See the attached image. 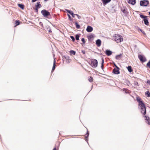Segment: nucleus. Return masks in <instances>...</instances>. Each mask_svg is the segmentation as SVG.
Wrapping results in <instances>:
<instances>
[{"label":"nucleus","mask_w":150,"mask_h":150,"mask_svg":"<svg viewBox=\"0 0 150 150\" xmlns=\"http://www.w3.org/2000/svg\"><path fill=\"white\" fill-rule=\"evenodd\" d=\"M137 101L139 103V105L141 109V112L144 115H145L146 113V108L145 104L141 100L140 98H137Z\"/></svg>","instance_id":"nucleus-1"},{"label":"nucleus","mask_w":150,"mask_h":150,"mask_svg":"<svg viewBox=\"0 0 150 150\" xmlns=\"http://www.w3.org/2000/svg\"><path fill=\"white\" fill-rule=\"evenodd\" d=\"M114 37L115 40L117 43L121 42L123 40L122 37L119 35L115 34Z\"/></svg>","instance_id":"nucleus-2"},{"label":"nucleus","mask_w":150,"mask_h":150,"mask_svg":"<svg viewBox=\"0 0 150 150\" xmlns=\"http://www.w3.org/2000/svg\"><path fill=\"white\" fill-rule=\"evenodd\" d=\"M98 64L97 60L93 59L91 60L90 64L92 67L95 68L97 67Z\"/></svg>","instance_id":"nucleus-3"},{"label":"nucleus","mask_w":150,"mask_h":150,"mask_svg":"<svg viewBox=\"0 0 150 150\" xmlns=\"http://www.w3.org/2000/svg\"><path fill=\"white\" fill-rule=\"evenodd\" d=\"M149 3V2L147 0L141 1H140V4L141 6H146Z\"/></svg>","instance_id":"nucleus-4"},{"label":"nucleus","mask_w":150,"mask_h":150,"mask_svg":"<svg viewBox=\"0 0 150 150\" xmlns=\"http://www.w3.org/2000/svg\"><path fill=\"white\" fill-rule=\"evenodd\" d=\"M42 14L45 17H47L50 15V13L45 10H42L41 11Z\"/></svg>","instance_id":"nucleus-5"},{"label":"nucleus","mask_w":150,"mask_h":150,"mask_svg":"<svg viewBox=\"0 0 150 150\" xmlns=\"http://www.w3.org/2000/svg\"><path fill=\"white\" fill-rule=\"evenodd\" d=\"M86 30L88 32H91L93 31V28L92 27L90 26H88L87 27Z\"/></svg>","instance_id":"nucleus-6"},{"label":"nucleus","mask_w":150,"mask_h":150,"mask_svg":"<svg viewBox=\"0 0 150 150\" xmlns=\"http://www.w3.org/2000/svg\"><path fill=\"white\" fill-rule=\"evenodd\" d=\"M101 41L100 39H98L96 41V44L98 47H100L101 45Z\"/></svg>","instance_id":"nucleus-7"},{"label":"nucleus","mask_w":150,"mask_h":150,"mask_svg":"<svg viewBox=\"0 0 150 150\" xmlns=\"http://www.w3.org/2000/svg\"><path fill=\"white\" fill-rule=\"evenodd\" d=\"M119 69L114 68L113 70V72L115 74H118L120 73V71L118 70Z\"/></svg>","instance_id":"nucleus-8"},{"label":"nucleus","mask_w":150,"mask_h":150,"mask_svg":"<svg viewBox=\"0 0 150 150\" xmlns=\"http://www.w3.org/2000/svg\"><path fill=\"white\" fill-rule=\"evenodd\" d=\"M128 3L132 5H134L135 4L136 1L135 0H129Z\"/></svg>","instance_id":"nucleus-9"},{"label":"nucleus","mask_w":150,"mask_h":150,"mask_svg":"<svg viewBox=\"0 0 150 150\" xmlns=\"http://www.w3.org/2000/svg\"><path fill=\"white\" fill-rule=\"evenodd\" d=\"M145 120L147 121H146V122H147V123L150 125V119H149V117L146 116H145Z\"/></svg>","instance_id":"nucleus-10"},{"label":"nucleus","mask_w":150,"mask_h":150,"mask_svg":"<svg viewBox=\"0 0 150 150\" xmlns=\"http://www.w3.org/2000/svg\"><path fill=\"white\" fill-rule=\"evenodd\" d=\"M105 53L108 56H110L112 54V52L110 50H106Z\"/></svg>","instance_id":"nucleus-11"},{"label":"nucleus","mask_w":150,"mask_h":150,"mask_svg":"<svg viewBox=\"0 0 150 150\" xmlns=\"http://www.w3.org/2000/svg\"><path fill=\"white\" fill-rule=\"evenodd\" d=\"M111 0H102V1L104 5L106 4L111 1Z\"/></svg>","instance_id":"nucleus-12"},{"label":"nucleus","mask_w":150,"mask_h":150,"mask_svg":"<svg viewBox=\"0 0 150 150\" xmlns=\"http://www.w3.org/2000/svg\"><path fill=\"white\" fill-rule=\"evenodd\" d=\"M36 8H40L41 7V5L40 4V2H38L37 3V5L35 6Z\"/></svg>","instance_id":"nucleus-13"},{"label":"nucleus","mask_w":150,"mask_h":150,"mask_svg":"<svg viewBox=\"0 0 150 150\" xmlns=\"http://www.w3.org/2000/svg\"><path fill=\"white\" fill-rule=\"evenodd\" d=\"M138 57L141 61L143 62L145 61L143 59V57L142 55H138Z\"/></svg>","instance_id":"nucleus-14"},{"label":"nucleus","mask_w":150,"mask_h":150,"mask_svg":"<svg viewBox=\"0 0 150 150\" xmlns=\"http://www.w3.org/2000/svg\"><path fill=\"white\" fill-rule=\"evenodd\" d=\"M144 21V24L147 25H149V22L148 20L146 19H144L143 20Z\"/></svg>","instance_id":"nucleus-15"},{"label":"nucleus","mask_w":150,"mask_h":150,"mask_svg":"<svg viewBox=\"0 0 150 150\" xmlns=\"http://www.w3.org/2000/svg\"><path fill=\"white\" fill-rule=\"evenodd\" d=\"M55 66H56L55 61V59H54V61L53 66V67H52V71H54V70L55 67Z\"/></svg>","instance_id":"nucleus-16"},{"label":"nucleus","mask_w":150,"mask_h":150,"mask_svg":"<svg viewBox=\"0 0 150 150\" xmlns=\"http://www.w3.org/2000/svg\"><path fill=\"white\" fill-rule=\"evenodd\" d=\"M18 7H20L22 9H23L24 8V6L22 4H18Z\"/></svg>","instance_id":"nucleus-17"},{"label":"nucleus","mask_w":150,"mask_h":150,"mask_svg":"<svg viewBox=\"0 0 150 150\" xmlns=\"http://www.w3.org/2000/svg\"><path fill=\"white\" fill-rule=\"evenodd\" d=\"M121 56V54H120L119 55L116 56L115 58L117 59H119L120 58Z\"/></svg>","instance_id":"nucleus-18"},{"label":"nucleus","mask_w":150,"mask_h":150,"mask_svg":"<svg viewBox=\"0 0 150 150\" xmlns=\"http://www.w3.org/2000/svg\"><path fill=\"white\" fill-rule=\"evenodd\" d=\"M127 69L129 72H131L132 71V67L131 66H129L127 67Z\"/></svg>","instance_id":"nucleus-19"},{"label":"nucleus","mask_w":150,"mask_h":150,"mask_svg":"<svg viewBox=\"0 0 150 150\" xmlns=\"http://www.w3.org/2000/svg\"><path fill=\"white\" fill-rule=\"evenodd\" d=\"M75 25L76 28L79 29L80 28V25L78 24L77 22H76L75 23Z\"/></svg>","instance_id":"nucleus-20"},{"label":"nucleus","mask_w":150,"mask_h":150,"mask_svg":"<svg viewBox=\"0 0 150 150\" xmlns=\"http://www.w3.org/2000/svg\"><path fill=\"white\" fill-rule=\"evenodd\" d=\"M69 52L71 54H73L74 55L75 54L76 52L74 50H70Z\"/></svg>","instance_id":"nucleus-21"},{"label":"nucleus","mask_w":150,"mask_h":150,"mask_svg":"<svg viewBox=\"0 0 150 150\" xmlns=\"http://www.w3.org/2000/svg\"><path fill=\"white\" fill-rule=\"evenodd\" d=\"M140 17L142 18H144V19L147 18V16H144L142 15H140Z\"/></svg>","instance_id":"nucleus-22"},{"label":"nucleus","mask_w":150,"mask_h":150,"mask_svg":"<svg viewBox=\"0 0 150 150\" xmlns=\"http://www.w3.org/2000/svg\"><path fill=\"white\" fill-rule=\"evenodd\" d=\"M146 95H147V96L148 97H150V93L149 92V91H147L145 93Z\"/></svg>","instance_id":"nucleus-23"},{"label":"nucleus","mask_w":150,"mask_h":150,"mask_svg":"<svg viewBox=\"0 0 150 150\" xmlns=\"http://www.w3.org/2000/svg\"><path fill=\"white\" fill-rule=\"evenodd\" d=\"M66 11L68 13H69L71 15H72L73 14V13L72 11L68 10H66Z\"/></svg>","instance_id":"nucleus-24"},{"label":"nucleus","mask_w":150,"mask_h":150,"mask_svg":"<svg viewBox=\"0 0 150 150\" xmlns=\"http://www.w3.org/2000/svg\"><path fill=\"white\" fill-rule=\"evenodd\" d=\"M79 36L78 35H76L75 36L76 39V40H79Z\"/></svg>","instance_id":"nucleus-25"},{"label":"nucleus","mask_w":150,"mask_h":150,"mask_svg":"<svg viewBox=\"0 0 150 150\" xmlns=\"http://www.w3.org/2000/svg\"><path fill=\"white\" fill-rule=\"evenodd\" d=\"M102 65H101V68L102 69H103V63L104 62V59L103 58L102 59Z\"/></svg>","instance_id":"nucleus-26"},{"label":"nucleus","mask_w":150,"mask_h":150,"mask_svg":"<svg viewBox=\"0 0 150 150\" xmlns=\"http://www.w3.org/2000/svg\"><path fill=\"white\" fill-rule=\"evenodd\" d=\"M20 24V23L19 21H16V25H19Z\"/></svg>","instance_id":"nucleus-27"},{"label":"nucleus","mask_w":150,"mask_h":150,"mask_svg":"<svg viewBox=\"0 0 150 150\" xmlns=\"http://www.w3.org/2000/svg\"><path fill=\"white\" fill-rule=\"evenodd\" d=\"M146 65L150 69V60L147 64Z\"/></svg>","instance_id":"nucleus-28"},{"label":"nucleus","mask_w":150,"mask_h":150,"mask_svg":"<svg viewBox=\"0 0 150 150\" xmlns=\"http://www.w3.org/2000/svg\"><path fill=\"white\" fill-rule=\"evenodd\" d=\"M88 81L90 82H91L93 81V78L91 77H90V78L88 79Z\"/></svg>","instance_id":"nucleus-29"},{"label":"nucleus","mask_w":150,"mask_h":150,"mask_svg":"<svg viewBox=\"0 0 150 150\" xmlns=\"http://www.w3.org/2000/svg\"><path fill=\"white\" fill-rule=\"evenodd\" d=\"M64 58L67 60H68V59H69V57L68 56H64Z\"/></svg>","instance_id":"nucleus-30"},{"label":"nucleus","mask_w":150,"mask_h":150,"mask_svg":"<svg viewBox=\"0 0 150 150\" xmlns=\"http://www.w3.org/2000/svg\"><path fill=\"white\" fill-rule=\"evenodd\" d=\"M70 38H71V39L72 40V41H74L75 40V38H74L73 36H71Z\"/></svg>","instance_id":"nucleus-31"},{"label":"nucleus","mask_w":150,"mask_h":150,"mask_svg":"<svg viewBox=\"0 0 150 150\" xmlns=\"http://www.w3.org/2000/svg\"><path fill=\"white\" fill-rule=\"evenodd\" d=\"M47 29L48 30V31L49 32H52V31H51L50 27H48L47 28Z\"/></svg>","instance_id":"nucleus-32"},{"label":"nucleus","mask_w":150,"mask_h":150,"mask_svg":"<svg viewBox=\"0 0 150 150\" xmlns=\"http://www.w3.org/2000/svg\"><path fill=\"white\" fill-rule=\"evenodd\" d=\"M81 41L83 42V43H85V39L84 38H83L81 39Z\"/></svg>","instance_id":"nucleus-33"},{"label":"nucleus","mask_w":150,"mask_h":150,"mask_svg":"<svg viewBox=\"0 0 150 150\" xmlns=\"http://www.w3.org/2000/svg\"><path fill=\"white\" fill-rule=\"evenodd\" d=\"M76 16L79 19H80L81 18V16L78 14H76Z\"/></svg>","instance_id":"nucleus-34"},{"label":"nucleus","mask_w":150,"mask_h":150,"mask_svg":"<svg viewBox=\"0 0 150 150\" xmlns=\"http://www.w3.org/2000/svg\"><path fill=\"white\" fill-rule=\"evenodd\" d=\"M93 37V35H91L89 36V38H90V39L91 38Z\"/></svg>","instance_id":"nucleus-35"},{"label":"nucleus","mask_w":150,"mask_h":150,"mask_svg":"<svg viewBox=\"0 0 150 150\" xmlns=\"http://www.w3.org/2000/svg\"><path fill=\"white\" fill-rule=\"evenodd\" d=\"M147 83L148 84L150 85V80H148L147 81Z\"/></svg>","instance_id":"nucleus-36"},{"label":"nucleus","mask_w":150,"mask_h":150,"mask_svg":"<svg viewBox=\"0 0 150 150\" xmlns=\"http://www.w3.org/2000/svg\"><path fill=\"white\" fill-rule=\"evenodd\" d=\"M71 61V60L69 59L67 60V62L69 63Z\"/></svg>","instance_id":"nucleus-37"},{"label":"nucleus","mask_w":150,"mask_h":150,"mask_svg":"<svg viewBox=\"0 0 150 150\" xmlns=\"http://www.w3.org/2000/svg\"><path fill=\"white\" fill-rule=\"evenodd\" d=\"M71 15L74 18L75 17V16H76V14H74V13H73V14L72 15Z\"/></svg>","instance_id":"nucleus-38"},{"label":"nucleus","mask_w":150,"mask_h":150,"mask_svg":"<svg viewBox=\"0 0 150 150\" xmlns=\"http://www.w3.org/2000/svg\"><path fill=\"white\" fill-rule=\"evenodd\" d=\"M87 136L86 137H87L89 135V133L88 131H87Z\"/></svg>","instance_id":"nucleus-39"},{"label":"nucleus","mask_w":150,"mask_h":150,"mask_svg":"<svg viewBox=\"0 0 150 150\" xmlns=\"http://www.w3.org/2000/svg\"><path fill=\"white\" fill-rule=\"evenodd\" d=\"M38 8H36L35 10H36V11L37 12H38Z\"/></svg>","instance_id":"nucleus-40"},{"label":"nucleus","mask_w":150,"mask_h":150,"mask_svg":"<svg viewBox=\"0 0 150 150\" xmlns=\"http://www.w3.org/2000/svg\"><path fill=\"white\" fill-rule=\"evenodd\" d=\"M82 53L83 54H85V51H83H83H82Z\"/></svg>","instance_id":"nucleus-41"},{"label":"nucleus","mask_w":150,"mask_h":150,"mask_svg":"<svg viewBox=\"0 0 150 150\" xmlns=\"http://www.w3.org/2000/svg\"><path fill=\"white\" fill-rule=\"evenodd\" d=\"M114 65H115V66L118 69H119V68L115 64H114Z\"/></svg>","instance_id":"nucleus-42"},{"label":"nucleus","mask_w":150,"mask_h":150,"mask_svg":"<svg viewBox=\"0 0 150 150\" xmlns=\"http://www.w3.org/2000/svg\"><path fill=\"white\" fill-rule=\"evenodd\" d=\"M53 150H56V147H54L53 149Z\"/></svg>","instance_id":"nucleus-43"},{"label":"nucleus","mask_w":150,"mask_h":150,"mask_svg":"<svg viewBox=\"0 0 150 150\" xmlns=\"http://www.w3.org/2000/svg\"><path fill=\"white\" fill-rule=\"evenodd\" d=\"M125 9H124L123 11V12L124 13H125Z\"/></svg>","instance_id":"nucleus-44"},{"label":"nucleus","mask_w":150,"mask_h":150,"mask_svg":"<svg viewBox=\"0 0 150 150\" xmlns=\"http://www.w3.org/2000/svg\"><path fill=\"white\" fill-rule=\"evenodd\" d=\"M68 15V16H69V18L71 17V16L69 15Z\"/></svg>","instance_id":"nucleus-45"},{"label":"nucleus","mask_w":150,"mask_h":150,"mask_svg":"<svg viewBox=\"0 0 150 150\" xmlns=\"http://www.w3.org/2000/svg\"><path fill=\"white\" fill-rule=\"evenodd\" d=\"M149 14L150 15V11L149 12Z\"/></svg>","instance_id":"nucleus-46"},{"label":"nucleus","mask_w":150,"mask_h":150,"mask_svg":"<svg viewBox=\"0 0 150 150\" xmlns=\"http://www.w3.org/2000/svg\"><path fill=\"white\" fill-rule=\"evenodd\" d=\"M45 1H47L48 0H45Z\"/></svg>","instance_id":"nucleus-47"}]
</instances>
